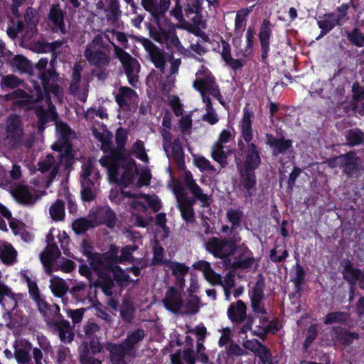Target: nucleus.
I'll return each mask as SVG.
<instances>
[{"label": "nucleus", "instance_id": "nucleus-1", "mask_svg": "<svg viewBox=\"0 0 364 364\" xmlns=\"http://www.w3.org/2000/svg\"><path fill=\"white\" fill-rule=\"evenodd\" d=\"M46 102L48 105V112L42 107H38L36 109V114L38 119L39 129L41 131L44 129V125L47 122L48 117L55 120L56 129L62 141H59L55 142L52 146V148L54 150L60 151L64 149L65 151L67 153L69 151L71 146L70 140L75 137V134L67 124L56 120L57 113L55 111L54 105L51 103L50 97H46Z\"/></svg>", "mask_w": 364, "mask_h": 364}, {"label": "nucleus", "instance_id": "nucleus-2", "mask_svg": "<svg viewBox=\"0 0 364 364\" xmlns=\"http://www.w3.org/2000/svg\"><path fill=\"white\" fill-rule=\"evenodd\" d=\"M100 163L107 168L108 176L112 182L121 183L124 186L131 184L138 173L136 163L132 159L112 160L109 157H102Z\"/></svg>", "mask_w": 364, "mask_h": 364}, {"label": "nucleus", "instance_id": "nucleus-3", "mask_svg": "<svg viewBox=\"0 0 364 364\" xmlns=\"http://www.w3.org/2000/svg\"><path fill=\"white\" fill-rule=\"evenodd\" d=\"M105 40L112 44L114 43L107 32H101L95 35L91 42L87 45L84 56L90 65L103 68L110 63L111 49Z\"/></svg>", "mask_w": 364, "mask_h": 364}, {"label": "nucleus", "instance_id": "nucleus-4", "mask_svg": "<svg viewBox=\"0 0 364 364\" xmlns=\"http://www.w3.org/2000/svg\"><path fill=\"white\" fill-rule=\"evenodd\" d=\"M144 338L142 329H137L129 333L127 338L120 343H105V348L109 352L110 360L112 364H127L125 357L135 358L136 346Z\"/></svg>", "mask_w": 364, "mask_h": 364}, {"label": "nucleus", "instance_id": "nucleus-5", "mask_svg": "<svg viewBox=\"0 0 364 364\" xmlns=\"http://www.w3.org/2000/svg\"><path fill=\"white\" fill-rule=\"evenodd\" d=\"M141 4L158 26V28H150L151 37L160 43H164L167 34L162 29L161 22L170 8L171 0H141Z\"/></svg>", "mask_w": 364, "mask_h": 364}, {"label": "nucleus", "instance_id": "nucleus-6", "mask_svg": "<svg viewBox=\"0 0 364 364\" xmlns=\"http://www.w3.org/2000/svg\"><path fill=\"white\" fill-rule=\"evenodd\" d=\"M90 264L91 267L97 272L98 278L92 282L90 288L100 287L107 296H112V288L114 286V281L108 274L107 269L111 268L109 262L104 254H94L90 257Z\"/></svg>", "mask_w": 364, "mask_h": 364}, {"label": "nucleus", "instance_id": "nucleus-7", "mask_svg": "<svg viewBox=\"0 0 364 364\" xmlns=\"http://www.w3.org/2000/svg\"><path fill=\"white\" fill-rule=\"evenodd\" d=\"M326 164L332 168H341L343 173L348 178L358 177L361 172H364L362 159L353 151L329 159Z\"/></svg>", "mask_w": 364, "mask_h": 364}, {"label": "nucleus", "instance_id": "nucleus-8", "mask_svg": "<svg viewBox=\"0 0 364 364\" xmlns=\"http://www.w3.org/2000/svg\"><path fill=\"white\" fill-rule=\"evenodd\" d=\"M48 60L46 58H41L36 63L34 68L38 71V78L46 93L51 92L55 97H59L62 94V90L58 85L59 75L55 68H48ZM50 96L48 95L46 96Z\"/></svg>", "mask_w": 364, "mask_h": 364}, {"label": "nucleus", "instance_id": "nucleus-9", "mask_svg": "<svg viewBox=\"0 0 364 364\" xmlns=\"http://www.w3.org/2000/svg\"><path fill=\"white\" fill-rule=\"evenodd\" d=\"M100 176L94 170L90 160L86 161L82 166L81 173V196L84 201L90 202L95 199L98 186Z\"/></svg>", "mask_w": 364, "mask_h": 364}, {"label": "nucleus", "instance_id": "nucleus-10", "mask_svg": "<svg viewBox=\"0 0 364 364\" xmlns=\"http://www.w3.org/2000/svg\"><path fill=\"white\" fill-rule=\"evenodd\" d=\"M112 46L114 47V52L116 58L119 60L123 65L129 83L132 86L136 87V85L139 81V73L141 70L139 61L119 46L114 43H112Z\"/></svg>", "mask_w": 364, "mask_h": 364}, {"label": "nucleus", "instance_id": "nucleus-11", "mask_svg": "<svg viewBox=\"0 0 364 364\" xmlns=\"http://www.w3.org/2000/svg\"><path fill=\"white\" fill-rule=\"evenodd\" d=\"M206 250L214 257L223 259L234 255L237 250L236 241L226 238L211 237L205 244Z\"/></svg>", "mask_w": 364, "mask_h": 364}, {"label": "nucleus", "instance_id": "nucleus-12", "mask_svg": "<svg viewBox=\"0 0 364 364\" xmlns=\"http://www.w3.org/2000/svg\"><path fill=\"white\" fill-rule=\"evenodd\" d=\"M23 136V131L20 117L16 114L9 115L5 123L4 141L11 148H14L21 144Z\"/></svg>", "mask_w": 364, "mask_h": 364}, {"label": "nucleus", "instance_id": "nucleus-13", "mask_svg": "<svg viewBox=\"0 0 364 364\" xmlns=\"http://www.w3.org/2000/svg\"><path fill=\"white\" fill-rule=\"evenodd\" d=\"M161 134L163 138V147L167 156L173 159L178 167L182 168L184 166V154L179 139H173L171 133L166 129H161Z\"/></svg>", "mask_w": 364, "mask_h": 364}, {"label": "nucleus", "instance_id": "nucleus-14", "mask_svg": "<svg viewBox=\"0 0 364 364\" xmlns=\"http://www.w3.org/2000/svg\"><path fill=\"white\" fill-rule=\"evenodd\" d=\"M4 100L6 101H12L13 105L16 107L23 109H30L32 105L43 99V93L40 87L37 89V96L28 95L26 91L21 89L8 93L4 95Z\"/></svg>", "mask_w": 364, "mask_h": 364}, {"label": "nucleus", "instance_id": "nucleus-15", "mask_svg": "<svg viewBox=\"0 0 364 364\" xmlns=\"http://www.w3.org/2000/svg\"><path fill=\"white\" fill-rule=\"evenodd\" d=\"M0 304L11 321L15 323L21 321V316L16 309L17 299L15 294L5 284H0Z\"/></svg>", "mask_w": 364, "mask_h": 364}, {"label": "nucleus", "instance_id": "nucleus-16", "mask_svg": "<svg viewBox=\"0 0 364 364\" xmlns=\"http://www.w3.org/2000/svg\"><path fill=\"white\" fill-rule=\"evenodd\" d=\"M24 33L21 36L22 46L35 38L38 34L37 25L39 22V13L33 7H28L23 15Z\"/></svg>", "mask_w": 364, "mask_h": 364}, {"label": "nucleus", "instance_id": "nucleus-17", "mask_svg": "<svg viewBox=\"0 0 364 364\" xmlns=\"http://www.w3.org/2000/svg\"><path fill=\"white\" fill-rule=\"evenodd\" d=\"M141 43L148 53L149 58L154 66L161 73H164L166 60L168 59L165 50L157 47L151 41L147 38H142Z\"/></svg>", "mask_w": 364, "mask_h": 364}, {"label": "nucleus", "instance_id": "nucleus-18", "mask_svg": "<svg viewBox=\"0 0 364 364\" xmlns=\"http://www.w3.org/2000/svg\"><path fill=\"white\" fill-rule=\"evenodd\" d=\"M174 192L182 218L187 223L193 224L195 222V213L193 205L196 202V199L191 200L188 198L181 188L176 187Z\"/></svg>", "mask_w": 364, "mask_h": 364}, {"label": "nucleus", "instance_id": "nucleus-19", "mask_svg": "<svg viewBox=\"0 0 364 364\" xmlns=\"http://www.w3.org/2000/svg\"><path fill=\"white\" fill-rule=\"evenodd\" d=\"M181 291L182 289L178 287H170L162 301L166 309L175 314H180L183 306Z\"/></svg>", "mask_w": 364, "mask_h": 364}, {"label": "nucleus", "instance_id": "nucleus-20", "mask_svg": "<svg viewBox=\"0 0 364 364\" xmlns=\"http://www.w3.org/2000/svg\"><path fill=\"white\" fill-rule=\"evenodd\" d=\"M127 131L123 128H119L115 134V142L116 147L111 144L110 151H107V154H109V156H106L105 157H109L112 160H120L121 159L125 158L127 153V150L125 149V144L127 139Z\"/></svg>", "mask_w": 364, "mask_h": 364}, {"label": "nucleus", "instance_id": "nucleus-21", "mask_svg": "<svg viewBox=\"0 0 364 364\" xmlns=\"http://www.w3.org/2000/svg\"><path fill=\"white\" fill-rule=\"evenodd\" d=\"M185 16L186 21L191 24V27L187 29L192 31L193 26L205 27V22L202 20L201 5L199 0H190L185 8Z\"/></svg>", "mask_w": 364, "mask_h": 364}, {"label": "nucleus", "instance_id": "nucleus-22", "mask_svg": "<svg viewBox=\"0 0 364 364\" xmlns=\"http://www.w3.org/2000/svg\"><path fill=\"white\" fill-rule=\"evenodd\" d=\"M47 325L58 333L60 340L66 343H71L75 336L73 328L68 321L63 318L59 320H48Z\"/></svg>", "mask_w": 364, "mask_h": 364}, {"label": "nucleus", "instance_id": "nucleus-23", "mask_svg": "<svg viewBox=\"0 0 364 364\" xmlns=\"http://www.w3.org/2000/svg\"><path fill=\"white\" fill-rule=\"evenodd\" d=\"M193 87L198 90L201 95L208 93L213 97L218 98L223 104L218 87L212 76L207 75L204 77L196 80L193 82Z\"/></svg>", "mask_w": 364, "mask_h": 364}, {"label": "nucleus", "instance_id": "nucleus-24", "mask_svg": "<svg viewBox=\"0 0 364 364\" xmlns=\"http://www.w3.org/2000/svg\"><path fill=\"white\" fill-rule=\"evenodd\" d=\"M342 275L352 286H355L358 282L359 287L364 289V272L355 267L349 260L346 261L343 267Z\"/></svg>", "mask_w": 364, "mask_h": 364}, {"label": "nucleus", "instance_id": "nucleus-25", "mask_svg": "<svg viewBox=\"0 0 364 364\" xmlns=\"http://www.w3.org/2000/svg\"><path fill=\"white\" fill-rule=\"evenodd\" d=\"M65 12L61 9L58 4H52L48 14L49 21L52 23L53 28L59 30L62 33H68L65 24Z\"/></svg>", "mask_w": 364, "mask_h": 364}, {"label": "nucleus", "instance_id": "nucleus-26", "mask_svg": "<svg viewBox=\"0 0 364 364\" xmlns=\"http://www.w3.org/2000/svg\"><path fill=\"white\" fill-rule=\"evenodd\" d=\"M6 63L14 71L33 75V66L31 62L23 55H15L6 60Z\"/></svg>", "mask_w": 364, "mask_h": 364}, {"label": "nucleus", "instance_id": "nucleus-27", "mask_svg": "<svg viewBox=\"0 0 364 364\" xmlns=\"http://www.w3.org/2000/svg\"><path fill=\"white\" fill-rule=\"evenodd\" d=\"M260 164V157L257 149V146L255 144L251 143L248 146V150L244 164L237 162V169H247L248 171H252L258 167Z\"/></svg>", "mask_w": 364, "mask_h": 364}, {"label": "nucleus", "instance_id": "nucleus-28", "mask_svg": "<svg viewBox=\"0 0 364 364\" xmlns=\"http://www.w3.org/2000/svg\"><path fill=\"white\" fill-rule=\"evenodd\" d=\"M60 162H56L55 158L51 154H48L45 159L40 161L38 164V170L45 173L51 169L48 178V183H50L59 172Z\"/></svg>", "mask_w": 364, "mask_h": 364}, {"label": "nucleus", "instance_id": "nucleus-29", "mask_svg": "<svg viewBox=\"0 0 364 364\" xmlns=\"http://www.w3.org/2000/svg\"><path fill=\"white\" fill-rule=\"evenodd\" d=\"M168 268L171 271L172 274L176 278V287L183 289L185 285L184 276L188 272V267L184 264L166 261L164 262Z\"/></svg>", "mask_w": 364, "mask_h": 364}, {"label": "nucleus", "instance_id": "nucleus-30", "mask_svg": "<svg viewBox=\"0 0 364 364\" xmlns=\"http://www.w3.org/2000/svg\"><path fill=\"white\" fill-rule=\"evenodd\" d=\"M240 176V185L246 191V196L254 195L256 188V177L255 172L247 169H238Z\"/></svg>", "mask_w": 364, "mask_h": 364}, {"label": "nucleus", "instance_id": "nucleus-31", "mask_svg": "<svg viewBox=\"0 0 364 364\" xmlns=\"http://www.w3.org/2000/svg\"><path fill=\"white\" fill-rule=\"evenodd\" d=\"M60 252L58 246L55 244H50L47 246L46 250L41 254V259L46 267V271L48 274H51L50 265L60 256Z\"/></svg>", "mask_w": 364, "mask_h": 364}, {"label": "nucleus", "instance_id": "nucleus-32", "mask_svg": "<svg viewBox=\"0 0 364 364\" xmlns=\"http://www.w3.org/2000/svg\"><path fill=\"white\" fill-rule=\"evenodd\" d=\"M115 97L119 106L124 109L127 108L132 102H134L138 96L136 92L130 87H120Z\"/></svg>", "mask_w": 364, "mask_h": 364}, {"label": "nucleus", "instance_id": "nucleus-33", "mask_svg": "<svg viewBox=\"0 0 364 364\" xmlns=\"http://www.w3.org/2000/svg\"><path fill=\"white\" fill-rule=\"evenodd\" d=\"M246 305L239 300L235 304H232L228 311L230 319L236 323H241L246 318Z\"/></svg>", "mask_w": 364, "mask_h": 364}, {"label": "nucleus", "instance_id": "nucleus-34", "mask_svg": "<svg viewBox=\"0 0 364 364\" xmlns=\"http://www.w3.org/2000/svg\"><path fill=\"white\" fill-rule=\"evenodd\" d=\"M115 213L109 207H102L97 211V216L95 218L96 225L104 223L107 227L112 228L117 223Z\"/></svg>", "mask_w": 364, "mask_h": 364}, {"label": "nucleus", "instance_id": "nucleus-35", "mask_svg": "<svg viewBox=\"0 0 364 364\" xmlns=\"http://www.w3.org/2000/svg\"><path fill=\"white\" fill-rule=\"evenodd\" d=\"M193 267L196 270L201 271L205 278L210 283H218L220 282V274L214 272L208 262L205 260L198 261L193 264Z\"/></svg>", "mask_w": 364, "mask_h": 364}, {"label": "nucleus", "instance_id": "nucleus-36", "mask_svg": "<svg viewBox=\"0 0 364 364\" xmlns=\"http://www.w3.org/2000/svg\"><path fill=\"white\" fill-rule=\"evenodd\" d=\"M184 183L194 196L196 199L200 200L204 204L207 203L208 200V196L206 194L203 193L202 190L196 183L190 172H186L185 173Z\"/></svg>", "mask_w": 364, "mask_h": 364}, {"label": "nucleus", "instance_id": "nucleus-37", "mask_svg": "<svg viewBox=\"0 0 364 364\" xmlns=\"http://www.w3.org/2000/svg\"><path fill=\"white\" fill-rule=\"evenodd\" d=\"M13 196L16 200L22 204L32 205L38 197H35L26 186H18L13 191Z\"/></svg>", "mask_w": 364, "mask_h": 364}, {"label": "nucleus", "instance_id": "nucleus-38", "mask_svg": "<svg viewBox=\"0 0 364 364\" xmlns=\"http://www.w3.org/2000/svg\"><path fill=\"white\" fill-rule=\"evenodd\" d=\"M262 287V283L257 282L256 284L251 297V306L255 312L265 314H267L266 309L260 305L264 296Z\"/></svg>", "mask_w": 364, "mask_h": 364}, {"label": "nucleus", "instance_id": "nucleus-39", "mask_svg": "<svg viewBox=\"0 0 364 364\" xmlns=\"http://www.w3.org/2000/svg\"><path fill=\"white\" fill-rule=\"evenodd\" d=\"M104 13L108 23L112 24L115 23L122 14L119 1L109 0L107 6L104 9Z\"/></svg>", "mask_w": 364, "mask_h": 364}, {"label": "nucleus", "instance_id": "nucleus-40", "mask_svg": "<svg viewBox=\"0 0 364 364\" xmlns=\"http://www.w3.org/2000/svg\"><path fill=\"white\" fill-rule=\"evenodd\" d=\"M50 288L52 293L63 299L64 303L67 302V299L64 296L69 289V287L65 280L58 277H53L50 281Z\"/></svg>", "mask_w": 364, "mask_h": 364}, {"label": "nucleus", "instance_id": "nucleus-41", "mask_svg": "<svg viewBox=\"0 0 364 364\" xmlns=\"http://www.w3.org/2000/svg\"><path fill=\"white\" fill-rule=\"evenodd\" d=\"M87 342H82L79 349V360L80 364H102V361L95 358Z\"/></svg>", "mask_w": 364, "mask_h": 364}, {"label": "nucleus", "instance_id": "nucleus-42", "mask_svg": "<svg viewBox=\"0 0 364 364\" xmlns=\"http://www.w3.org/2000/svg\"><path fill=\"white\" fill-rule=\"evenodd\" d=\"M95 226V218H80L76 219L72 224L73 231L77 235L83 234L89 229L93 228Z\"/></svg>", "mask_w": 364, "mask_h": 364}, {"label": "nucleus", "instance_id": "nucleus-43", "mask_svg": "<svg viewBox=\"0 0 364 364\" xmlns=\"http://www.w3.org/2000/svg\"><path fill=\"white\" fill-rule=\"evenodd\" d=\"M82 71V66L80 63L75 64L69 87V92L73 95H76L80 92Z\"/></svg>", "mask_w": 364, "mask_h": 364}, {"label": "nucleus", "instance_id": "nucleus-44", "mask_svg": "<svg viewBox=\"0 0 364 364\" xmlns=\"http://www.w3.org/2000/svg\"><path fill=\"white\" fill-rule=\"evenodd\" d=\"M255 260L251 255V252L245 248L244 252L235 257V269H245L251 267Z\"/></svg>", "mask_w": 364, "mask_h": 364}, {"label": "nucleus", "instance_id": "nucleus-45", "mask_svg": "<svg viewBox=\"0 0 364 364\" xmlns=\"http://www.w3.org/2000/svg\"><path fill=\"white\" fill-rule=\"evenodd\" d=\"M346 139L349 146L364 144V132L358 128L350 129L346 132Z\"/></svg>", "mask_w": 364, "mask_h": 364}, {"label": "nucleus", "instance_id": "nucleus-46", "mask_svg": "<svg viewBox=\"0 0 364 364\" xmlns=\"http://www.w3.org/2000/svg\"><path fill=\"white\" fill-rule=\"evenodd\" d=\"M127 153L128 154L126 155L125 159H130L129 156L131 155H134L136 157L144 162H147L149 160L144 148V142L140 140H137L135 143H134L130 149L127 150Z\"/></svg>", "mask_w": 364, "mask_h": 364}, {"label": "nucleus", "instance_id": "nucleus-47", "mask_svg": "<svg viewBox=\"0 0 364 364\" xmlns=\"http://www.w3.org/2000/svg\"><path fill=\"white\" fill-rule=\"evenodd\" d=\"M23 81L14 74L4 75L1 77V89H16L23 85Z\"/></svg>", "mask_w": 364, "mask_h": 364}, {"label": "nucleus", "instance_id": "nucleus-48", "mask_svg": "<svg viewBox=\"0 0 364 364\" xmlns=\"http://www.w3.org/2000/svg\"><path fill=\"white\" fill-rule=\"evenodd\" d=\"M174 6L170 11V15L175 18L180 23L178 28H188L191 27V24L187 22L183 14V6L181 4V0H173Z\"/></svg>", "mask_w": 364, "mask_h": 364}, {"label": "nucleus", "instance_id": "nucleus-49", "mask_svg": "<svg viewBox=\"0 0 364 364\" xmlns=\"http://www.w3.org/2000/svg\"><path fill=\"white\" fill-rule=\"evenodd\" d=\"M199 298L196 295H190L181 309L180 314H196L199 311Z\"/></svg>", "mask_w": 364, "mask_h": 364}, {"label": "nucleus", "instance_id": "nucleus-50", "mask_svg": "<svg viewBox=\"0 0 364 364\" xmlns=\"http://www.w3.org/2000/svg\"><path fill=\"white\" fill-rule=\"evenodd\" d=\"M267 141L269 146L274 149L275 154L285 151L291 146L290 140H284V139H276L271 135L267 134Z\"/></svg>", "mask_w": 364, "mask_h": 364}, {"label": "nucleus", "instance_id": "nucleus-51", "mask_svg": "<svg viewBox=\"0 0 364 364\" xmlns=\"http://www.w3.org/2000/svg\"><path fill=\"white\" fill-rule=\"evenodd\" d=\"M350 318V316L347 312L344 311H334L328 314L323 320V323L326 325H330L333 323H344L347 322Z\"/></svg>", "mask_w": 364, "mask_h": 364}, {"label": "nucleus", "instance_id": "nucleus-52", "mask_svg": "<svg viewBox=\"0 0 364 364\" xmlns=\"http://www.w3.org/2000/svg\"><path fill=\"white\" fill-rule=\"evenodd\" d=\"M270 23L267 20H264L263 21L262 26L260 28L259 31V40L261 42L262 48L263 50L262 56L264 57L267 53L269 40L270 36V28H269Z\"/></svg>", "mask_w": 364, "mask_h": 364}, {"label": "nucleus", "instance_id": "nucleus-53", "mask_svg": "<svg viewBox=\"0 0 364 364\" xmlns=\"http://www.w3.org/2000/svg\"><path fill=\"white\" fill-rule=\"evenodd\" d=\"M224 146L220 143H215L211 151L212 158L217 161L222 168H224L228 164L227 162V153L224 151Z\"/></svg>", "mask_w": 364, "mask_h": 364}, {"label": "nucleus", "instance_id": "nucleus-54", "mask_svg": "<svg viewBox=\"0 0 364 364\" xmlns=\"http://www.w3.org/2000/svg\"><path fill=\"white\" fill-rule=\"evenodd\" d=\"M134 306L132 300L129 297H124L120 308V314L126 322H130L133 318Z\"/></svg>", "mask_w": 364, "mask_h": 364}, {"label": "nucleus", "instance_id": "nucleus-55", "mask_svg": "<svg viewBox=\"0 0 364 364\" xmlns=\"http://www.w3.org/2000/svg\"><path fill=\"white\" fill-rule=\"evenodd\" d=\"M92 133L95 137L102 143L101 148L103 151L107 154V151H110L112 139V134L109 132L106 134L100 133L95 128L92 129Z\"/></svg>", "mask_w": 364, "mask_h": 364}, {"label": "nucleus", "instance_id": "nucleus-56", "mask_svg": "<svg viewBox=\"0 0 364 364\" xmlns=\"http://www.w3.org/2000/svg\"><path fill=\"white\" fill-rule=\"evenodd\" d=\"M50 215L53 220L55 221L63 220L65 216L64 202L58 200L50 208Z\"/></svg>", "mask_w": 364, "mask_h": 364}, {"label": "nucleus", "instance_id": "nucleus-57", "mask_svg": "<svg viewBox=\"0 0 364 364\" xmlns=\"http://www.w3.org/2000/svg\"><path fill=\"white\" fill-rule=\"evenodd\" d=\"M223 51L222 56L224 60L232 68L236 69L242 67V64L240 60H234L230 55V48L228 43L225 41L222 42Z\"/></svg>", "mask_w": 364, "mask_h": 364}, {"label": "nucleus", "instance_id": "nucleus-58", "mask_svg": "<svg viewBox=\"0 0 364 364\" xmlns=\"http://www.w3.org/2000/svg\"><path fill=\"white\" fill-rule=\"evenodd\" d=\"M30 346H16L15 350V357L20 364H28L31 360L30 356Z\"/></svg>", "mask_w": 364, "mask_h": 364}, {"label": "nucleus", "instance_id": "nucleus-59", "mask_svg": "<svg viewBox=\"0 0 364 364\" xmlns=\"http://www.w3.org/2000/svg\"><path fill=\"white\" fill-rule=\"evenodd\" d=\"M24 28L23 21L11 20L6 29V33L11 39H16L19 33L23 32L24 33Z\"/></svg>", "mask_w": 364, "mask_h": 364}, {"label": "nucleus", "instance_id": "nucleus-60", "mask_svg": "<svg viewBox=\"0 0 364 364\" xmlns=\"http://www.w3.org/2000/svg\"><path fill=\"white\" fill-rule=\"evenodd\" d=\"M16 257V250L9 245H5L0 248V258L5 264L12 263Z\"/></svg>", "mask_w": 364, "mask_h": 364}, {"label": "nucleus", "instance_id": "nucleus-61", "mask_svg": "<svg viewBox=\"0 0 364 364\" xmlns=\"http://www.w3.org/2000/svg\"><path fill=\"white\" fill-rule=\"evenodd\" d=\"M171 355H178L182 364H195V352L191 348L184 349L182 352L178 351Z\"/></svg>", "mask_w": 364, "mask_h": 364}, {"label": "nucleus", "instance_id": "nucleus-62", "mask_svg": "<svg viewBox=\"0 0 364 364\" xmlns=\"http://www.w3.org/2000/svg\"><path fill=\"white\" fill-rule=\"evenodd\" d=\"M194 163L196 166L203 171H208L209 173L217 172L216 168L211 165L210 161L203 156L195 157Z\"/></svg>", "mask_w": 364, "mask_h": 364}, {"label": "nucleus", "instance_id": "nucleus-63", "mask_svg": "<svg viewBox=\"0 0 364 364\" xmlns=\"http://www.w3.org/2000/svg\"><path fill=\"white\" fill-rule=\"evenodd\" d=\"M254 353L259 358L260 360L264 364H272V355L270 350L262 343L260 344V346L257 348V351Z\"/></svg>", "mask_w": 364, "mask_h": 364}, {"label": "nucleus", "instance_id": "nucleus-64", "mask_svg": "<svg viewBox=\"0 0 364 364\" xmlns=\"http://www.w3.org/2000/svg\"><path fill=\"white\" fill-rule=\"evenodd\" d=\"M338 23V20L335 15H329L323 20L318 21L319 27L325 31V33L332 29Z\"/></svg>", "mask_w": 364, "mask_h": 364}]
</instances>
